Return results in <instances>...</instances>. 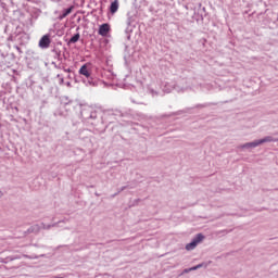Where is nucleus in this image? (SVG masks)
Listing matches in <instances>:
<instances>
[{"label": "nucleus", "instance_id": "nucleus-2", "mask_svg": "<svg viewBox=\"0 0 278 278\" xmlns=\"http://www.w3.org/2000/svg\"><path fill=\"white\" fill-rule=\"evenodd\" d=\"M49 45H51V38L49 37V35H45L39 40V47H40V49H49Z\"/></svg>", "mask_w": 278, "mask_h": 278}, {"label": "nucleus", "instance_id": "nucleus-3", "mask_svg": "<svg viewBox=\"0 0 278 278\" xmlns=\"http://www.w3.org/2000/svg\"><path fill=\"white\" fill-rule=\"evenodd\" d=\"M262 142H264V140L248 142V143L241 146V149H245L247 151H252V149L260 147V144H262Z\"/></svg>", "mask_w": 278, "mask_h": 278}, {"label": "nucleus", "instance_id": "nucleus-5", "mask_svg": "<svg viewBox=\"0 0 278 278\" xmlns=\"http://www.w3.org/2000/svg\"><path fill=\"white\" fill-rule=\"evenodd\" d=\"M73 10H75V7H70V8H67V9H65L64 11H63V14H61L60 16H59V21H63V18H66L67 16H68V14H71V12H73Z\"/></svg>", "mask_w": 278, "mask_h": 278}, {"label": "nucleus", "instance_id": "nucleus-9", "mask_svg": "<svg viewBox=\"0 0 278 278\" xmlns=\"http://www.w3.org/2000/svg\"><path fill=\"white\" fill-rule=\"evenodd\" d=\"M58 224H52V225H46V224H41V229H51V227H56Z\"/></svg>", "mask_w": 278, "mask_h": 278}, {"label": "nucleus", "instance_id": "nucleus-16", "mask_svg": "<svg viewBox=\"0 0 278 278\" xmlns=\"http://www.w3.org/2000/svg\"><path fill=\"white\" fill-rule=\"evenodd\" d=\"M3 197V192L0 191V198Z\"/></svg>", "mask_w": 278, "mask_h": 278}, {"label": "nucleus", "instance_id": "nucleus-7", "mask_svg": "<svg viewBox=\"0 0 278 278\" xmlns=\"http://www.w3.org/2000/svg\"><path fill=\"white\" fill-rule=\"evenodd\" d=\"M80 75H84L85 77H90V72H88V66L83 65L79 70Z\"/></svg>", "mask_w": 278, "mask_h": 278}, {"label": "nucleus", "instance_id": "nucleus-15", "mask_svg": "<svg viewBox=\"0 0 278 278\" xmlns=\"http://www.w3.org/2000/svg\"><path fill=\"white\" fill-rule=\"evenodd\" d=\"M264 140H270V137H266V138H264Z\"/></svg>", "mask_w": 278, "mask_h": 278}, {"label": "nucleus", "instance_id": "nucleus-4", "mask_svg": "<svg viewBox=\"0 0 278 278\" xmlns=\"http://www.w3.org/2000/svg\"><path fill=\"white\" fill-rule=\"evenodd\" d=\"M98 33L100 36H108V34L110 33V24L100 25Z\"/></svg>", "mask_w": 278, "mask_h": 278}, {"label": "nucleus", "instance_id": "nucleus-6", "mask_svg": "<svg viewBox=\"0 0 278 278\" xmlns=\"http://www.w3.org/2000/svg\"><path fill=\"white\" fill-rule=\"evenodd\" d=\"M110 12H111V14H116V12H118V1L117 0H115L114 2L111 3Z\"/></svg>", "mask_w": 278, "mask_h": 278}, {"label": "nucleus", "instance_id": "nucleus-10", "mask_svg": "<svg viewBox=\"0 0 278 278\" xmlns=\"http://www.w3.org/2000/svg\"><path fill=\"white\" fill-rule=\"evenodd\" d=\"M40 226H38V225H35V226H33L30 229H28V231H40Z\"/></svg>", "mask_w": 278, "mask_h": 278}, {"label": "nucleus", "instance_id": "nucleus-13", "mask_svg": "<svg viewBox=\"0 0 278 278\" xmlns=\"http://www.w3.org/2000/svg\"><path fill=\"white\" fill-rule=\"evenodd\" d=\"M127 187H122L118 192H123V190H126Z\"/></svg>", "mask_w": 278, "mask_h": 278}, {"label": "nucleus", "instance_id": "nucleus-11", "mask_svg": "<svg viewBox=\"0 0 278 278\" xmlns=\"http://www.w3.org/2000/svg\"><path fill=\"white\" fill-rule=\"evenodd\" d=\"M203 266H204L205 268H207V264H205V263L195 265V268L199 270V268H203Z\"/></svg>", "mask_w": 278, "mask_h": 278}, {"label": "nucleus", "instance_id": "nucleus-8", "mask_svg": "<svg viewBox=\"0 0 278 278\" xmlns=\"http://www.w3.org/2000/svg\"><path fill=\"white\" fill-rule=\"evenodd\" d=\"M80 38L79 33H77L76 35H74L71 39H70V43L75 45V42H78Z\"/></svg>", "mask_w": 278, "mask_h": 278}, {"label": "nucleus", "instance_id": "nucleus-1", "mask_svg": "<svg viewBox=\"0 0 278 278\" xmlns=\"http://www.w3.org/2000/svg\"><path fill=\"white\" fill-rule=\"evenodd\" d=\"M203 240H205V236L198 233L194 239L186 245V251H194Z\"/></svg>", "mask_w": 278, "mask_h": 278}, {"label": "nucleus", "instance_id": "nucleus-14", "mask_svg": "<svg viewBox=\"0 0 278 278\" xmlns=\"http://www.w3.org/2000/svg\"><path fill=\"white\" fill-rule=\"evenodd\" d=\"M189 269H191V273H192V270H198L197 266L190 267Z\"/></svg>", "mask_w": 278, "mask_h": 278}, {"label": "nucleus", "instance_id": "nucleus-12", "mask_svg": "<svg viewBox=\"0 0 278 278\" xmlns=\"http://www.w3.org/2000/svg\"><path fill=\"white\" fill-rule=\"evenodd\" d=\"M188 273H191V269H190V268L184 269L182 275L188 274Z\"/></svg>", "mask_w": 278, "mask_h": 278}]
</instances>
